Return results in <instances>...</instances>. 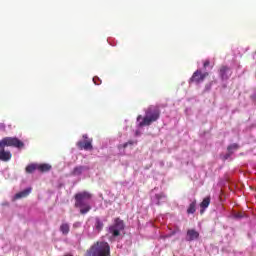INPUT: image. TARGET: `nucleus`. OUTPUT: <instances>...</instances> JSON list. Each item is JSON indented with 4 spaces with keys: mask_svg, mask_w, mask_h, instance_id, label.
<instances>
[{
    "mask_svg": "<svg viewBox=\"0 0 256 256\" xmlns=\"http://www.w3.org/2000/svg\"><path fill=\"white\" fill-rule=\"evenodd\" d=\"M5 147H15V149H23L25 143L17 137H4L0 140V161L8 163L12 159L11 151L5 150Z\"/></svg>",
    "mask_w": 256,
    "mask_h": 256,
    "instance_id": "obj_1",
    "label": "nucleus"
},
{
    "mask_svg": "<svg viewBox=\"0 0 256 256\" xmlns=\"http://www.w3.org/2000/svg\"><path fill=\"white\" fill-rule=\"evenodd\" d=\"M93 81H94L95 85H99V82H97V81H99V78H93Z\"/></svg>",
    "mask_w": 256,
    "mask_h": 256,
    "instance_id": "obj_24",
    "label": "nucleus"
},
{
    "mask_svg": "<svg viewBox=\"0 0 256 256\" xmlns=\"http://www.w3.org/2000/svg\"><path fill=\"white\" fill-rule=\"evenodd\" d=\"M231 155H233V152H228V153L224 156V159L227 160L229 157H231Z\"/></svg>",
    "mask_w": 256,
    "mask_h": 256,
    "instance_id": "obj_23",
    "label": "nucleus"
},
{
    "mask_svg": "<svg viewBox=\"0 0 256 256\" xmlns=\"http://www.w3.org/2000/svg\"><path fill=\"white\" fill-rule=\"evenodd\" d=\"M197 201H193L192 203H190L188 209H187V213L188 215H193V213H195V211H197Z\"/></svg>",
    "mask_w": 256,
    "mask_h": 256,
    "instance_id": "obj_14",
    "label": "nucleus"
},
{
    "mask_svg": "<svg viewBox=\"0 0 256 256\" xmlns=\"http://www.w3.org/2000/svg\"><path fill=\"white\" fill-rule=\"evenodd\" d=\"M161 117V109L159 106H149L145 110V116L142 118V121L138 123V127H149L152 123L159 121Z\"/></svg>",
    "mask_w": 256,
    "mask_h": 256,
    "instance_id": "obj_3",
    "label": "nucleus"
},
{
    "mask_svg": "<svg viewBox=\"0 0 256 256\" xmlns=\"http://www.w3.org/2000/svg\"><path fill=\"white\" fill-rule=\"evenodd\" d=\"M218 73H219V77H220V79H222V81H227L231 77V75H233L231 68L229 66H225V65L220 66Z\"/></svg>",
    "mask_w": 256,
    "mask_h": 256,
    "instance_id": "obj_8",
    "label": "nucleus"
},
{
    "mask_svg": "<svg viewBox=\"0 0 256 256\" xmlns=\"http://www.w3.org/2000/svg\"><path fill=\"white\" fill-rule=\"evenodd\" d=\"M141 119H143V116L138 115V117H137V121H141Z\"/></svg>",
    "mask_w": 256,
    "mask_h": 256,
    "instance_id": "obj_25",
    "label": "nucleus"
},
{
    "mask_svg": "<svg viewBox=\"0 0 256 256\" xmlns=\"http://www.w3.org/2000/svg\"><path fill=\"white\" fill-rule=\"evenodd\" d=\"M59 229L62 235H69V231L71 230L69 223H62Z\"/></svg>",
    "mask_w": 256,
    "mask_h": 256,
    "instance_id": "obj_12",
    "label": "nucleus"
},
{
    "mask_svg": "<svg viewBox=\"0 0 256 256\" xmlns=\"http://www.w3.org/2000/svg\"><path fill=\"white\" fill-rule=\"evenodd\" d=\"M65 256H73V255H71V254H67V255H65Z\"/></svg>",
    "mask_w": 256,
    "mask_h": 256,
    "instance_id": "obj_26",
    "label": "nucleus"
},
{
    "mask_svg": "<svg viewBox=\"0 0 256 256\" xmlns=\"http://www.w3.org/2000/svg\"><path fill=\"white\" fill-rule=\"evenodd\" d=\"M38 167V171H40V173H47L49 172V170L52 168L51 164H37Z\"/></svg>",
    "mask_w": 256,
    "mask_h": 256,
    "instance_id": "obj_11",
    "label": "nucleus"
},
{
    "mask_svg": "<svg viewBox=\"0 0 256 256\" xmlns=\"http://www.w3.org/2000/svg\"><path fill=\"white\" fill-rule=\"evenodd\" d=\"M209 65H211V62L209 60H205L203 63L204 69H207V67H209Z\"/></svg>",
    "mask_w": 256,
    "mask_h": 256,
    "instance_id": "obj_20",
    "label": "nucleus"
},
{
    "mask_svg": "<svg viewBox=\"0 0 256 256\" xmlns=\"http://www.w3.org/2000/svg\"><path fill=\"white\" fill-rule=\"evenodd\" d=\"M95 227L97 231H101L103 229V223L101 220H99V218L96 219Z\"/></svg>",
    "mask_w": 256,
    "mask_h": 256,
    "instance_id": "obj_18",
    "label": "nucleus"
},
{
    "mask_svg": "<svg viewBox=\"0 0 256 256\" xmlns=\"http://www.w3.org/2000/svg\"><path fill=\"white\" fill-rule=\"evenodd\" d=\"M86 256H111V246L108 242L97 241L87 250Z\"/></svg>",
    "mask_w": 256,
    "mask_h": 256,
    "instance_id": "obj_4",
    "label": "nucleus"
},
{
    "mask_svg": "<svg viewBox=\"0 0 256 256\" xmlns=\"http://www.w3.org/2000/svg\"><path fill=\"white\" fill-rule=\"evenodd\" d=\"M125 230V223L120 218H115L113 225L109 226L108 233H111L112 237H119L121 231Z\"/></svg>",
    "mask_w": 256,
    "mask_h": 256,
    "instance_id": "obj_5",
    "label": "nucleus"
},
{
    "mask_svg": "<svg viewBox=\"0 0 256 256\" xmlns=\"http://www.w3.org/2000/svg\"><path fill=\"white\" fill-rule=\"evenodd\" d=\"M195 239H199V233L195 229L187 230L186 241H195Z\"/></svg>",
    "mask_w": 256,
    "mask_h": 256,
    "instance_id": "obj_9",
    "label": "nucleus"
},
{
    "mask_svg": "<svg viewBox=\"0 0 256 256\" xmlns=\"http://www.w3.org/2000/svg\"><path fill=\"white\" fill-rule=\"evenodd\" d=\"M31 188H26L21 192H18L15 194L14 199H24L25 197H29V195L31 194Z\"/></svg>",
    "mask_w": 256,
    "mask_h": 256,
    "instance_id": "obj_10",
    "label": "nucleus"
},
{
    "mask_svg": "<svg viewBox=\"0 0 256 256\" xmlns=\"http://www.w3.org/2000/svg\"><path fill=\"white\" fill-rule=\"evenodd\" d=\"M235 219H243V213L239 212L234 215Z\"/></svg>",
    "mask_w": 256,
    "mask_h": 256,
    "instance_id": "obj_21",
    "label": "nucleus"
},
{
    "mask_svg": "<svg viewBox=\"0 0 256 256\" xmlns=\"http://www.w3.org/2000/svg\"><path fill=\"white\" fill-rule=\"evenodd\" d=\"M93 195L87 191L84 192H79L75 194L74 199H75V207L80 209L81 215H87L91 211V204H89V200Z\"/></svg>",
    "mask_w": 256,
    "mask_h": 256,
    "instance_id": "obj_2",
    "label": "nucleus"
},
{
    "mask_svg": "<svg viewBox=\"0 0 256 256\" xmlns=\"http://www.w3.org/2000/svg\"><path fill=\"white\" fill-rule=\"evenodd\" d=\"M82 138L84 139L83 141H78L76 143V146L80 151H93V138H89L87 134H83Z\"/></svg>",
    "mask_w": 256,
    "mask_h": 256,
    "instance_id": "obj_6",
    "label": "nucleus"
},
{
    "mask_svg": "<svg viewBox=\"0 0 256 256\" xmlns=\"http://www.w3.org/2000/svg\"><path fill=\"white\" fill-rule=\"evenodd\" d=\"M211 205V196L205 197L200 203L201 209H207Z\"/></svg>",
    "mask_w": 256,
    "mask_h": 256,
    "instance_id": "obj_13",
    "label": "nucleus"
},
{
    "mask_svg": "<svg viewBox=\"0 0 256 256\" xmlns=\"http://www.w3.org/2000/svg\"><path fill=\"white\" fill-rule=\"evenodd\" d=\"M206 77H209V72L203 73L201 70H196L189 79V83H196V85H199L205 81Z\"/></svg>",
    "mask_w": 256,
    "mask_h": 256,
    "instance_id": "obj_7",
    "label": "nucleus"
},
{
    "mask_svg": "<svg viewBox=\"0 0 256 256\" xmlns=\"http://www.w3.org/2000/svg\"><path fill=\"white\" fill-rule=\"evenodd\" d=\"M79 227H81V222H75L73 224V229H79Z\"/></svg>",
    "mask_w": 256,
    "mask_h": 256,
    "instance_id": "obj_22",
    "label": "nucleus"
},
{
    "mask_svg": "<svg viewBox=\"0 0 256 256\" xmlns=\"http://www.w3.org/2000/svg\"><path fill=\"white\" fill-rule=\"evenodd\" d=\"M237 149H239V144H231L227 147V150L229 153H233L232 151H237Z\"/></svg>",
    "mask_w": 256,
    "mask_h": 256,
    "instance_id": "obj_17",
    "label": "nucleus"
},
{
    "mask_svg": "<svg viewBox=\"0 0 256 256\" xmlns=\"http://www.w3.org/2000/svg\"><path fill=\"white\" fill-rule=\"evenodd\" d=\"M84 169H85V167H83V166H77L73 169L71 174L74 176L81 175L83 173Z\"/></svg>",
    "mask_w": 256,
    "mask_h": 256,
    "instance_id": "obj_16",
    "label": "nucleus"
},
{
    "mask_svg": "<svg viewBox=\"0 0 256 256\" xmlns=\"http://www.w3.org/2000/svg\"><path fill=\"white\" fill-rule=\"evenodd\" d=\"M26 173H35V171H38V166L37 164H29L25 168Z\"/></svg>",
    "mask_w": 256,
    "mask_h": 256,
    "instance_id": "obj_15",
    "label": "nucleus"
},
{
    "mask_svg": "<svg viewBox=\"0 0 256 256\" xmlns=\"http://www.w3.org/2000/svg\"><path fill=\"white\" fill-rule=\"evenodd\" d=\"M134 143H137L133 140H129L128 142L123 144V149H127V147H129V145H133Z\"/></svg>",
    "mask_w": 256,
    "mask_h": 256,
    "instance_id": "obj_19",
    "label": "nucleus"
}]
</instances>
